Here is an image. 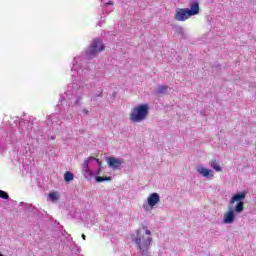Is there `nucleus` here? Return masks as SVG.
Listing matches in <instances>:
<instances>
[{
  "instance_id": "1",
  "label": "nucleus",
  "mask_w": 256,
  "mask_h": 256,
  "mask_svg": "<svg viewBox=\"0 0 256 256\" xmlns=\"http://www.w3.org/2000/svg\"><path fill=\"white\" fill-rule=\"evenodd\" d=\"M135 243L141 255H147L149 247H151V243H153L151 230L147 229V226L142 225V227L136 231Z\"/></svg>"
},
{
  "instance_id": "2",
  "label": "nucleus",
  "mask_w": 256,
  "mask_h": 256,
  "mask_svg": "<svg viewBox=\"0 0 256 256\" xmlns=\"http://www.w3.org/2000/svg\"><path fill=\"white\" fill-rule=\"evenodd\" d=\"M199 2H193L190 4L189 8H178L176 9V13L174 15V19L176 21H187V19H191V17L195 15H199Z\"/></svg>"
},
{
  "instance_id": "3",
  "label": "nucleus",
  "mask_w": 256,
  "mask_h": 256,
  "mask_svg": "<svg viewBox=\"0 0 256 256\" xmlns=\"http://www.w3.org/2000/svg\"><path fill=\"white\" fill-rule=\"evenodd\" d=\"M147 115H149V105L142 104L132 109L129 119L132 123H141L147 119Z\"/></svg>"
},
{
  "instance_id": "4",
  "label": "nucleus",
  "mask_w": 256,
  "mask_h": 256,
  "mask_svg": "<svg viewBox=\"0 0 256 256\" xmlns=\"http://www.w3.org/2000/svg\"><path fill=\"white\" fill-rule=\"evenodd\" d=\"M246 197H247V193L241 192V193L235 194L231 198L230 200L231 205H233V203H236V201H238L237 205L234 208V211L236 213H242L243 209L245 208V203L243 202V199H245Z\"/></svg>"
},
{
  "instance_id": "5",
  "label": "nucleus",
  "mask_w": 256,
  "mask_h": 256,
  "mask_svg": "<svg viewBox=\"0 0 256 256\" xmlns=\"http://www.w3.org/2000/svg\"><path fill=\"white\" fill-rule=\"evenodd\" d=\"M105 50V46L103 42L99 39H95L93 43L90 45V50L86 52V55L89 57H95L98 53Z\"/></svg>"
},
{
  "instance_id": "6",
  "label": "nucleus",
  "mask_w": 256,
  "mask_h": 256,
  "mask_svg": "<svg viewBox=\"0 0 256 256\" xmlns=\"http://www.w3.org/2000/svg\"><path fill=\"white\" fill-rule=\"evenodd\" d=\"M107 164L109 167H112V169H120V167L123 165V159L110 156L107 158Z\"/></svg>"
},
{
  "instance_id": "7",
  "label": "nucleus",
  "mask_w": 256,
  "mask_h": 256,
  "mask_svg": "<svg viewBox=\"0 0 256 256\" xmlns=\"http://www.w3.org/2000/svg\"><path fill=\"white\" fill-rule=\"evenodd\" d=\"M235 221V212L233 210H228L224 213L223 223L225 225H231Z\"/></svg>"
},
{
  "instance_id": "8",
  "label": "nucleus",
  "mask_w": 256,
  "mask_h": 256,
  "mask_svg": "<svg viewBox=\"0 0 256 256\" xmlns=\"http://www.w3.org/2000/svg\"><path fill=\"white\" fill-rule=\"evenodd\" d=\"M159 201H161V198L159 197V195L157 193H152L148 197L149 207H155V205H157V203H159Z\"/></svg>"
},
{
  "instance_id": "9",
  "label": "nucleus",
  "mask_w": 256,
  "mask_h": 256,
  "mask_svg": "<svg viewBox=\"0 0 256 256\" xmlns=\"http://www.w3.org/2000/svg\"><path fill=\"white\" fill-rule=\"evenodd\" d=\"M198 173L203 177L211 178L213 177V170H209L205 167H200L197 169Z\"/></svg>"
},
{
  "instance_id": "10",
  "label": "nucleus",
  "mask_w": 256,
  "mask_h": 256,
  "mask_svg": "<svg viewBox=\"0 0 256 256\" xmlns=\"http://www.w3.org/2000/svg\"><path fill=\"white\" fill-rule=\"evenodd\" d=\"M210 167L214 169V171H217V173H221L223 169H221V166H219V162L217 160L210 161Z\"/></svg>"
},
{
  "instance_id": "11",
  "label": "nucleus",
  "mask_w": 256,
  "mask_h": 256,
  "mask_svg": "<svg viewBox=\"0 0 256 256\" xmlns=\"http://www.w3.org/2000/svg\"><path fill=\"white\" fill-rule=\"evenodd\" d=\"M91 159H93V157L84 160L82 164V171H84L85 173H89V161H91Z\"/></svg>"
},
{
  "instance_id": "12",
  "label": "nucleus",
  "mask_w": 256,
  "mask_h": 256,
  "mask_svg": "<svg viewBox=\"0 0 256 256\" xmlns=\"http://www.w3.org/2000/svg\"><path fill=\"white\" fill-rule=\"evenodd\" d=\"M75 175H73V173L67 171L65 174H64V180L66 181V183H71V181H73Z\"/></svg>"
},
{
  "instance_id": "13",
  "label": "nucleus",
  "mask_w": 256,
  "mask_h": 256,
  "mask_svg": "<svg viewBox=\"0 0 256 256\" xmlns=\"http://www.w3.org/2000/svg\"><path fill=\"white\" fill-rule=\"evenodd\" d=\"M97 183H103V181H111V176H96Z\"/></svg>"
},
{
  "instance_id": "14",
  "label": "nucleus",
  "mask_w": 256,
  "mask_h": 256,
  "mask_svg": "<svg viewBox=\"0 0 256 256\" xmlns=\"http://www.w3.org/2000/svg\"><path fill=\"white\" fill-rule=\"evenodd\" d=\"M49 199H50V201H52V203H55V201H58V199H59V193H57V192L50 193Z\"/></svg>"
},
{
  "instance_id": "15",
  "label": "nucleus",
  "mask_w": 256,
  "mask_h": 256,
  "mask_svg": "<svg viewBox=\"0 0 256 256\" xmlns=\"http://www.w3.org/2000/svg\"><path fill=\"white\" fill-rule=\"evenodd\" d=\"M0 199H9V194L3 190H0Z\"/></svg>"
},
{
  "instance_id": "16",
  "label": "nucleus",
  "mask_w": 256,
  "mask_h": 256,
  "mask_svg": "<svg viewBox=\"0 0 256 256\" xmlns=\"http://www.w3.org/2000/svg\"><path fill=\"white\" fill-rule=\"evenodd\" d=\"M169 89L168 86H159L158 92L159 93H165Z\"/></svg>"
},
{
  "instance_id": "17",
  "label": "nucleus",
  "mask_w": 256,
  "mask_h": 256,
  "mask_svg": "<svg viewBox=\"0 0 256 256\" xmlns=\"http://www.w3.org/2000/svg\"><path fill=\"white\" fill-rule=\"evenodd\" d=\"M83 113H84L85 115H89V111H88L87 109H83Z\"/></svg>"
},
{
  "instance_id": "18",
  "label": "nucleus",
  "mask_w": 256,
  "mask_h": 256,
  "mask_svg": "<svg viewBox=\"0 0 256 256\" xmlns=\"http://www.w3.org/2000/svg\"><path fill=\"white\" fill-rule=\"evenodd\" d=\"M105 5H113V1H109Z\"/></svg>"
},
{
  "instance_id": "19",
  "label": "nucleus",
  "mask_w": 256,
  "mask_h": 256,
  "mask_svg": "<svg viewBox=\"0 0 256 256\" xmlns=\"http://www.w3.org/2000/svg\"><path fill=\"white\" fill-rule=\"evenodd\" d=\"M82 239L85 241V239H87V237L85 236V234H82Z\"/></svg>"
},
{
  "instance_id": "20",
  "label": "nucleus",
  "mask_w": 256,
  "mask_h": 256,
  "mask_svg": "<svg viewBox=\"0 0 256 256\" xmlns=\"http://www.w3.org/2000/svg\"><path fill=\"white\" fill-rule=\"evenodd\" d=\"M96 161L99 163V165H101V162L99 161V159H96Z\"/></svg>"
},
{
  "instance_id": "21",
  "label": "nucleus",
  "mask_w": 256,
  "mask_h": 256,
  "mask_svg": "<svg viewBox=\"0 0 256 256\" xmlns=\"http://www.w3.org/2000/svg\"><path fill=\"white\" fill-rule=\"evenodd\" d=\"M0 256H4L3 254H0Z\"/></svg>"
}]
</instances>
